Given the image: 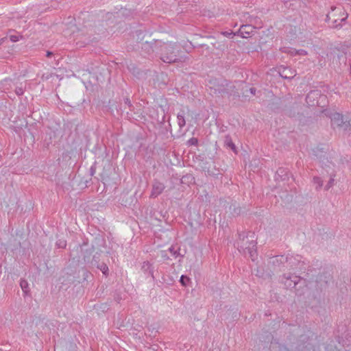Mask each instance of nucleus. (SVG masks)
I'll use <instances>...</instances> for the list:
<instances>
[{
  "label": "nucleus",
  "mask_w": 351,
  "mask_h": 351,
  "mask_svg": "<svg viewBox=\"0 0 351 351\" xmlns=\"http://www.w3.org/2000/svg\"><path fill=\"white\" fill-rule=\"evenodd\" d=\"M285 171H285V169H283V168H279V169L277 170L276 173H277V175H278V176H282V175L284 173H285Z\"/></svg>",
  "instance_id": "nucleus-25"
},
{
  "label": "nucleus",
  "mask_w": 351,
  "mask_h": 351,
  "mask_svg": "<svg viewBox=\"0 0 351 351\" xmlns=\"http://www.w3.org/2000/svg\"><path fill=\"white\" fill-rule=\"evenodd\" d=\"M53 55V53L51 51H47V57H51Z\"/></svg>",
  "instance_id": "nucleus-33"
},
{
  "label": "nucleus",
  "mask_w": 351,
  "mask_h": 351,
  "mask_svg": "<svg viewBox=\"0 0 351 351\" xmlns=\"http://www.w3.org/2000/svg\"><path fill=\"white\" fill-rule=\"evenodd\" d=\"M250 91L252 95H255L256 93V88H250Z\"/></svg>",
  "instance_id": "nucleus-32"
},
{
  "label": "nucleus",
  "mask_w": 351,
  "mask_h": 351,
  "mask_svg": "<svg viewBox=\"0 0 351 351\" xmlns=\"http://www.w3.org/2000/svg\"><path fill=\"white\" fill-rule=\"evenodd\" d=\"M302 280V278L300 276L291 274H285L281 278L282 282L287 289L295 288Z\"/></svg>",
  "instance_id": "nucleus-5"
},
{
  "label": "nucleus",
  "mask_w": 351,
  "mask_h": 351,
  "mask_svg": "<svg viewBox=\"0 0 351 351\" xmlns=\"http://www.w3.org/2000/svg\"><path fill=\"white\" fill-rule=\"evenodd\" d=\"M335 179L334 177H331L328 182L327 184L325 186V190L328 191L330 188H331L334 184Z\"/></svg>",
  "instance_id": "nucleus-20"
},
{
  "label": "nucleus",
  "mask_w": 351,
  "mask_h": 351,
  "mask_svg": "<svg viewBox=\"0 0 351 351\" xmlns=\"http://www.w3.org/2000/svg\"><path fill=\"white\" fill-rule=\"evenodd\" d=\"M165 189L163 183L155 180L152 184V189L151 192V197H156L160 195Z\"/></svg>",
  "instance_id": "nucleus-7"
},
{
  "label": "nucleus",
  "mask_w": 351,
  "mask_h": 351,
  "mask_svg": "<svg viewBox=\"0 0 351 351\" xmlns=\"http://www.w3.org/2000/svg\"><path fill=\"white\" fill-rule=\"evenodd\" d=\"M189 142L191 144V145H197V143H198V141L197 138H191Z\"/></svg>",
  "instance_id": "nucleus-27"
},
{
  "label": "nucleus",
  "mask_w": 351,
  "mask_h": 351,
  "mask_svg": "<svg viewBox=\"0 0 351 351\" xmlns=\"http://www.w3.org/2000/svg\"><path fill=\"white\" fill-rule=\"evenodd\" d=\"M339 12V14L342 13V17L341 19H335V14L328 13L326 15V21L330 23V26L332 28H341L342 27V23L345 22L348 18V14L342 12L341 9L337 8H332V11Z\"/></svg>",
  "instance_id": "nucleus-4"
},
{
  "label": "nucleus",
  "mask_w": 351,
  "mask_h": 351,
  "mask_svg": "<svg viewBox=\"0 0 351 351\" xmlns=\"http://www.w3.org/2000/svg\"><path fill=\"white\" fill-rule=\"evenodd\" d=\"M141 270L144 272V274H148L150 276H152V278H154V267L149 261H144L142 263Z\"/></svg>",
  "instance_id": "nucleus-11"
},
{
  "label": "nucleus",
  "mask_w": 351,
  "mask_h": 351,
  "mask_svg": "<svg viewBox=\"0 0 351 351\" xmlns=\"http://www.w3.org/2000/svg\"><path fill=\"white\" fill-rule=\"evenodd\" d=\"M15 93L17 95L20 96L24 93V90L22 87H16L15 89Z\"/></svg>",
  "instance_id": "nucleus-22"
},
{
  "label": "nucleus",
  "mask_w": 351,
  "mask_h": 351,
  "mask_svg": "<svg viewBox=\"0 0 351 351\" xmlns=\"http://www.w3.org/2000/svg\"><path fill=\"white\" fill-rule=\"evenodd\" d=\"M295 53H297V55L299 56H306L308 54L307 51L304 49H298L297 50V52H295Z\"/></svg>",
  "instance_id": "nucleus-23"
},
{
  "label": "nucleus",
  "mask_w": 351,
  "mask_h": 351,
  "mask_svg": "<svg viewBox=\"0 0 351 351\" xmlns=\"http://www.w3.org/2000/svg\"><path fill=\"white\" fill-rule=\"evenodd\" d=\"M350 73H351V64H350Z\"/></svg>",
  "instance_id": "nucleus-34"
},
{
  "label": "nucleus",
  "mask_w": 351,
  "mask_h": 351,
  "mask_svg": "<svg viewBox=\"0 0 351 351\" xmlns=\"http://www.w3.org/2000/svg\"><path fill=\"white\" fill-rule=\"evenodd\" d=\"M224 146L227 148L232 149L234 153H237V147L232 142V138L230 135H226L223 140Z\"/></svg>",
  "instance_id": "nucleus-13"
},
{
  "label": "nucleus",
  "mask_w": 351,
  "mask_h": 351,
  "mask_svg": "<svg viewBox=\"0 0 351 351\" xmlns=\"http://www.w3.org/2000/svg\"><path fill=\"white\" fill-rule=\"evenodd\" d=\"M160 41L154 40V42H147L142 44V49L145 50L147 53L151 54L152 53L156 52L158 53L159 51V44L158 45H155V43H160Z\"/></svg>",
  "instance_id": "nucleus-8"
},
{
  "label": "nucleus",
  "mask_w": 351,
  "mask_h": 351,
  "mask_svg": "<svg viewBox=\"0 0 351 351\" xmlns=\"http://www.w3.org/2000/svg\"><path fill=\"white\" fill-rule=\"evenodd\" d=\"M235 245L241 253L245 256L248 254L252 261H255L257 257L256 242L253 233L239 234V239Z\"/></svg>",
  "instance_id": "nucleus-2"
},
{
  "label": "nucleus",
  "mask_w": 351,
  "mask_h": 351,
  "mask_svg": "<svg viewBox=\"0 0 351 351\" xmlns=\"http://www.w3.org/2000/svg\"><path fill=\"white\" fill-rule=\"evenodd\" d=\"M210 88L214 90V93H228V82L225 80H213L209 82Z\"/></svg>",
  "instance_id": "nucleus-6"
},
{
  "label": "nucleus",
  "mask_w": 351,
  "mask_h": 351,
  "mask_svg": "<svg viewBox=\"0 0 351 351\" xmlns=\"http://www.w3.org/2000/svg\"><path fill=\"white\" fill-rule=\"evenodd\" d=\"M223 34L225 36H227V37H230L232 35H235L234 33H233L232 32H223Z\"/></svg>",
  "instance_id": "nucleus-28"
},
{
  "label": "nucleus",
  "mask_w": 351,
  "mask_h": 351,
  "mask_svg": "<svg viewBox=\"0 0 351 351\" xmlns=\"http://www.w3.org/2000/svg\"><path fill=\"white\" fill-rule=\"evenodd\" d=\"M169 251L170 253H171L173 256H177V250L174 249L173 247H171L169 248Z\"/></svg>",
  "instance_id": "nucleus-26"
},
{
  "label": "nucleus",
  "mask_w": 351,
  "mask_h": 351,
  "mask_svg": "<svg viewBox=\"0 0 351 351\" xmlns=\"http://www.w3.org/2000/svg\"><path fill=\"white\" fill-rule=\"evenodd\" d=\"M125 104L128 105L129 106H132L130 100L128 98L125 99Z\"/></svg>",
  "instance_id": "nucleus-30"
},
{
  "label": "nucleus",
  "mask_w": 351,
  "mask_h": 351,
  "mask_svg": "<svg viewBox=\"0 0 351 351\" xmlns=\"http://www.w3.org/2000/svg\"><path fill=\"white\" fill-rule=\"evenodd\" d=\"M177 119H178V125L180 126V128H183L186 124V121H185V119H184V112L183 110L181 112L178 114Z\"/></svg>",
  "instance_id": "nucleus-14"
},
{
  "label": "nucleus",
  "mask_w": 351,
  "mask_h": 351,
  "mask_svg": "<svg viewBox=\"0 0 351 351\" xmlns=\"http://www.w3.org/2000/svg\"><path fill=\"white\" fill-rule=\"evenodd\" d=\"M250 27V26H247V25H242V26L241 27V29H240V32H241V34L243 35V32H243V29H244V28H245V27Z\"/></svg>",
  "instance_id": "nucleus-29"
},
{
  "label": "nucleus",
  "mask_w": 351,
  "mask_h": 351,
  "mask_svg": "<svg viewBox=\"0 0 351 351\" xmlns=\"http://www.w3.org/2000/svg\"><path fill=\"white\" fill-rule=\"evenodd\" d=\"M281 51L283 53H289L292 56H297V53H295V52H297V49H289L288 47H282V48H281Z\"/></svg>",
  "instance_id": "nucleus-17"
},
{
  "label": "nucleus",
  "mask_w": 351,
  "mask_h": 351,
  "mask_svg": "<svg viewBox=\"0 0 351 351\" xmlns=\"http://www.w3.org/2000/svg\"><path fill=\"white\" fill-rule=\"evenodd\" d=\"M7 40V37H3L0 39V45H1L5 40Z\"/></svg>",
  "instance_id": "nucleus-31"
},
{
  "label": "nucleus",
  "mask_w": 351,
  "mask_h": 351,
  "mask_svg": "<svg viewBox=\"0 0 351 351\" xmlns=\"http://www.w3.org/2000/svg\"><path fill=\"white\" fill-rule=\"evenodd\" d=\"M330 117L331 119V124L333 127L341 126L343 123L342 114L338 112L332 113Z\"/></svg>",
  "instance_id": "nucleus-10"
},
{
  "label": "nucleus",
  "mask_w": 351,
  "mask_h": 351,
  "mask_svg": "<svg viewBox=\"0 0 351 351\" xmlns=\"http://www.w3.org/2000/svg\"><path fill=\"white\" fill-rule=\"evenodd\" d=\"M280 75L285 79H292L296 74V71L290 67H281L279 69Z\"/></svg>",
  "instance_id": "nucleus-9"
},
{
  "label": "nucleus",
  "mask_w": 351,
  "mask_h": 351,
  "mask_svg": "<svg viewBox=\"0 0 351 351\" xmlns=\"http://www.w3.org/2000/svg\"><path fill=\"white\" fill-rule=\"evenodd\" d=\"M97 267L101 271V272L105 276L108 275V266L106 264L102 263L100 265H99Z\"/></svg>",
  "instance_id": "nucleus-18"
},
{
  "label": "nucleus",
  "mask_w": 351,
  "mask_h": 351,
  "mask_svg": "<svg viewBox=\"0 0 351 351\" xmlns=\"http://www.w3.org/2000/svg\"><path fill=\"white\" fill-rule=\"evenodd\" d=\"M320 95V93L318 90H313L311 91L306 97V102L311 105L315 106V104L314 102V99L317 97V96ZM317 104V102L316 103Z\"/></svg>",
  "instance_id": "nucleus-12"
},
{
  "label": "nucleus",
  "mask_w": 351,
  "mask_h": 351,
  "mask_svg": "<svg viewBox=\"0 0 351 351\" xmlns=\"http://www.w3.org/2000/svg\"><path fill=\"white\" fill-rule=\"evenodd\" d=\"M301 259L302 257L300 255L277 256L275 257L277 262L287 263V267L292 269L298 268V265L303 263Z\"/></svg>",
  "instance_id": "nucleus-3"
},
{
  "label": "nucleus",
  "mask_w": 351,
  "mask_h": 351,
  "mask_svg": "<svg viewBox=\"0 0 351 351\" xmlns=\"http://www.w3.org/2000/svg\"><path fill=\"white\" fill-rule=\"evenodd\" d=\"M313 183L317 184L316 190H319L323 186V181L319 177H314L313 178Z\"/></svg>",
  "instance_id": "nucleus-16"
},
{
  "label": "nucleus",
  "mask_w": 351,
  "mask_h": 351,
  "mask_svg": "<svg viewBox=\"0 0 351 351\" xmlns=\"http://www.w3.org/2000/svg\"><path fill=\"white\" fill-rule=\"evenodd\" d=\"M57 245H58L59 247H66V241H61L60 240L58 243H57Z\"/></svg>",
  "instance_id": "nucleus-24"
},
{
  "label": "nucleus",
  "mask_w": 351,
  "mask_h": 351,
  "mask_svg": "<svg viewBox=\"0 0 351 351\" xmlns=\"http://www.w3.org/2000/svg\"><path fill=\"white\" fill-rule=\"evenodd\" d=\"M189 281L190 278L186 276L182 275L180 277V282L183 286H186Z\"/></svg>",
  "instance_id": "nucleus-19"
},
{
  "label": "nucleus",
  "mask_w": 351,
  "mask_h": 351,
  "mask_svg": "<svg viewBox=\"0 0 351 351\" xmlns=\"http://www.w3.org/2000/svg\"><path fill=\"white\" fill-rule=\"evenodd\" d=\"M20 38H22V36L11 35L10 36V40L13 43L19 41Z\"/></svg>",
  "instance_id": "nucleus-21"
},
{
  "label": "nucleus",
  "mask_w": 351,
  "mask_h": 351,
  "mask_svg": "<svg viewBox=\"0 0 351 351\" xmlns=\"http://www.w3.org/2000/svg\"><path fill=\"white\" fill-rule=\"evenodd\" d=\"M158 43H155L158 45ZM159 51L160 59L165 63L184 62L187 57L183 53L181 46L178 43H160Z\"/></svg>",
  "instance_id": "nucleus-1"
},
{
  "label": "nucleus",
  "mask_w": 351,
  "mask_h": 351,
  "mask_svg": "<svg viewBox=\"0 0 351 351\" xmlns=\"http://www.w3.org/2000/svg\"><path fill=\"white\" fill-rule=\"evenodd\" d=\"M20 286L25 295L29 292V284L26 280H21Z\"/></svg>",
  "instance_id": "nucleus-15"
}]
</instances>
